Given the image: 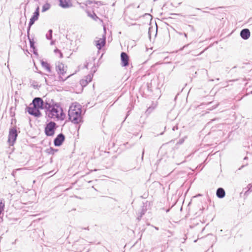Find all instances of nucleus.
Here are the masks:
<instances>
[{
    "label": "nucleus",
    "mask_w": 252,
    "mask_h": 252,
    "mask_svg": "<svg viewBox=\"0 0 252 252\" xmlns=\"http://www.w3.org/2000/svg\"><path fill=\"white\" fill-rule=\"evenodd\" d=\"M16 122V120L15 119L12 118L11 121V125H13V123Z\"/></svg>",
    "instance_id": "c9c22d12"
},
{
    "label": "nucleus",
    "mask_w": 252,
    "mask_h": 252,
    "mask_svg": "<svg viewBox=\"0 0 252 252\" xmlns=\"http://www.w3.org/2000/svg\"><path fill=\"white\" fill-rule=\"evenodd\" d=\"M252 94V91L247 94Z\"/></svg>",
    "instance_id": "5fc2aeb1"
},
{
    "label": "nucleus",
    "mask_w": 252,
    "mask_h": 252,
    "mask_svg": "<svg viewBox=\"0 0 252 252\" xmlns=\"http://www.w3.org/2000/svg\"><path fill=\"white\" fill-rule=\"evenodd\" d=\"M62 75H60L59 78L60 81H62L63 82H64L67 78H68L71 75H70L68 76L67 77H66L65 79H63V77L61 76Z\"/></svg>",
    "instance_id": "c85d7f7f"
},
{
    "label": "nucleus",
    "mask_w": 252,
    "mask_h": 252,
    "mask_svg": "<svg viewBox=\"0 0 252 252\" xmlns=\"http://www.w3.org/2000/svg\"><path fill=\"white\" fill-rule=\"evenodd\" d=\"M155 108V107L154 106H149L145 112L146 115H149V114H150L152 113V112L154 110Z\"/></svg>",
    "instance_id": "393cba45"
},
{
    "label": "nucleus",
    "mask_w": 252,
    "mask_h": 252,
    "mask_svg": "<svg viewBox=\"0 0 252 252\" xmlns=\"http://www.w3.org/2000/svg\"><path fill=\"white\" fill-rule=\"evenodd\" d=\"M89 83V82H88L87 80H85L84 79H82L80 81V84L83 88L86 87Z\"/></svg>",
    "instance_id": "b1692460"
},
{
    "label": "nucleus",
    "mask_w": 252,
    "mask_h": 252,
    "mask_svg": "<svg viewBox=\"0 0 252 252\" xmlns=\"http://www.w3.org/2000/svg\"><path fill=\"white\" fill-rule=\"evenodd\" d=\"M65 139V135L63 133L58 134L54 140V144L56 147L61 146Z\"/></svg>",
    "instance_id": "6e6552de"
},
{
    "label": "nucleus",
    "mask_w": 252,
    "mask_h": 252,
    "mask_svg": "<svg viewBox=\"0 0 252 252\" xmlns=\"http://www.w3.org/2000/svg\"><path fill=\"white\" fill-rule=\"evenodd\" d=\"M189 45V44H186V45H184L182 48H181L180 49V50H183L184 49H185V48L188 47Z\"/></svg>",
    "instance_id": "e433bc0d"
},
{
    "label": "nucleus",
    "mask_w": 252,
    "mask_h": 252,
    "mask_svg": "<svg viewBox=\"0 0 252 252\" xmlns=\"http://www.w3.org/2000/svg\"><path fill=\"white\" fill-rule=\"evenodd\" d=\"M32 105L35 107L38 108L39 110L44 109L45 110V103L41 97H35L32 101L30 105Z\"/></svg>",
    "instance_id": "39448f33"
},
{
    "label": "nucleus",
    "mask_w": 252,
    "mask_h": 252,
    "mask_svg": "<svg viewBox=\"0 0 252 252\" xmlns=\"http://www.w3.org/2000/svg\"><path fill=\"white\" fill-rule=\"evenodd\" d=\"M18 133L16 126L9 128L8 136V142L10 146H13L14 145L17 140Z\"/></svg>",
    "instance_id": "20e7f679"
},
{
    "label": "nucleus",
    "mask_w": 252,
    "mask_h": 252,
    "mask_svg": "<svg viewBox=\"0 0 252 252\" xmlns=\"http://www.w3.org/2000/svg\"><path fill=\"white\" fill-rule=\"evenodd\" d=\"M39 16V8L37 7L34 12L33 13L32 15L30 18L28 27L27 28V32L29 33L30 31L31 27L34 24L35 22L38 19Z\"/></svg>",
    "instance_id": "423d86ee"
},
{
    "label": "nucleus",
    "mask_w": 252,
    "mask_h": 252,
    "mask_svg": "<svg viewBox=\"0 0 252 252\" xmlns=\"http://www.w3.org/2000/svg\"><path fill=\"white\" fill-rule=\"evenodd\" d=\"M154 228H155V229H156L157 230H159V228H158V227L154 226Z\"/></svg>",
    "instance_id": "603ef678"
},
{
    "label": "nucleus",
    "mask_w": 252,
    "mask_h": 252,
    "mask_svg": "<svg viewBox=\"0 0 252 252\" xmlns=\"http://www.w3.org/2000/svg\"><path fill=\"white\" fill-rule=\"evenodd\" d=\"M45 108H48V104L49 105H50V107H53V106H56V105H58L59 104H60V103L55 102L53 99H48V98H46L45 100Z\"/></svg>",
    "instance_id": "dca6fc26"
},
{
    "label": "nucleus",
    "mask_w": 252,
    "mask_h": 252,
    "mask_svg": "<svg viewBox=\"0 0 252 252\" xmlns=\"http://www.w3.org/2000/svg\"><path fill=\"white\" fill-rule=\"evenodd\" d=\"M144 154V150H143L142 153V157H141L142 160L143 159Z\"/></svg>",
    "instance_id": "a18cd8bd"
},
{
    "label": "nucleus",
    "mask_w": 252,
    "mask_h": 252,
    "mask_svg": "<svg viewBox=\"0 0 252 252\" xmlns=\"http://www.w3.org/2000/svg\"><path fill=\"white\" fill-rule=\"evenodd\" d=\"M32 86L33 87V88L35 89H38L39 87H40V86H39L37 84V82L35 81H33L32 83Z\"/></svg>",
    "instance_id": "a878e982"
},
{
    "label": "nucleus",
    "mask_w": 252,
    "mask_h": 252,
    "mask_svg": "<svg viewBox=\"0 0 252 252\" xmlns=\"http://www.w3.org/2000/svg\"><path fill=\"white\" fill-rule=\"evenodd\" d=\"M44 79H45V82H46V84H47V79H46V78H45H45H44Z\"/></svg>",
    "instance_id": "4d7b16f0"
},
{
    "label": "nucleus",
    "mask_w": 252,
    "mask_h": 252,
    "mask_svg": "<svg viewBox=\"0 0 252 252\" xmlns=\"http://www.w3.org/2000/svg\"><path fill=\"white\" fill-rule=\"evenodd\" d=\"M241 37L244 40L248 39L251 36V32L249 29L245 28L242 29L240 33Z\"/></svg>",
    "instance_id": "9b49d317"
},
{
    "label": "nucleus",
    "mask_w": 252,
    "mask_h": 252,
    "mask_svg": "<svg viewBox=\"0 0 252 252\" xmlns=\"http://www.w3.org/2000/svg\"><path fill=\"white\" fill-rule=\"evenodd\" d=\"M247 188V190H250V191L252 192V184H248Z\"/></svg>",
    "instance_id": "2f4dec72"
},
{
    "label": "nucleus",
    "mask_w": 252,
    "mask_h": 252,
    "mask_svg": "<svg viewBox=\"0 0 252 252\" xmlns=\"http://www.w3.org/2000/svg\"><path fill=\"white\" fill-rule=\"evenodd\" d=\"M52 33H53L52 30L50 29L48 31V33L46 34V37L47 39L51 40L52 39Z\"/></svg>",
    "instance_id": "5701e85b"
},
{
    "label": "nucleus",
    "mask_w": 252,
    "mask_h": 252,
    "mask_svg": "<svg viewBox=\"0 0 252 252\" xmlns=\"http://www.w3.org/2000/svg\"><path fill=\"white\" fill-rule=\"evenodd\" d=\"M236 66H234L232 68V69H234H234H236Z\"/></svg>",
    "instance_id": "13d9d810"
},
{
    "label": "nucleus",
    "mask_w": 252,
    "mask_h": 252,
    "mask_svg": "<svg viewBox=\"0 0 252 252\" xmlns=\"http://www.w3.org/2000/svg\"><path fill=\"white\" fill-rule=\"evenodd\" d=\"M94 3L97 4H101V2L100 1H95Z\"/></svg>",
    "instance_id": "79ce46f5"
},
{
    "label": "nucleus",
    "mask_w": 252,
    "mask_h": 252,
    "mask_svg": "<svg viewBox=\"0 0 252 252\" xmlns=\"http://www.w3.org/2000/svg\"><path fill=\"white\" fill-rule=\"evenodd\" d=\"M13 108L11 107L10 109V116L11 117H14L15 115V113L14 111H13Z\"/></svg>",
    "instance_id": "bb28decb"
},
{
    "label": "nucleus",
    "mask_w": 252,
    "mask_h": 252,
    "mask_svg": "<svg viewBox=\"0 0 252 252\" xmlns=\"http://www.w3.org/2000/svg\"><path fill=\"white\" fill-rule=\"evenodd\" d=\"M250 192H251V191H250V190H247L246 191H245V192L244 193V194L246 195H247Z\"/></svg>",
    "instance_id": "58836bf2"
},
{
    "label": "nucleus",
    "mask_w": 252,
    "mask_h": 252,
    "mask_svg": "<svg viewBox=\"0 0 252 252\" xmlns=\"http://www.w3.org/2000/svg\"><path fill=\"white\" fill-rule=\"evenodd\" d=\"M41 64L43 67L45 68L47 71L50 73L52 71L51 67L49 63H48L47 62L44 61L43 60L41 61Z\"/></svg>",
    "instance_id": "a211bd4d"
},
{
    "label": "nucleus",
    "mask_w": 252,
    "mask_h": 252,
    "mask_svg": "<svg viewBox=\"0 0 252 252\" xmlns=\"http://www.w3.org/2000/svg\"><path fill=\"white\" fill-rule=\"evenodd\" d=\"M51 44L52 45L53 44V41H51Z\"/></svg>",
    "instance_id": "69168bd1"
},
{
    "label": "nucleus",
    "mask_w": 252,
    "mask_h": 252,
    "mask_svg": "<svg viewBox=\"0 0 252 252\" xmlns=\"http://www.w3.org/2000/svg\"><path fill=\"white\" fill-rule=\"evenodd\" d=\"M163 134V132L160 133V135H162Z\"/></svg>",
    "instance_id": "680f3d73"
},
{
    "label": "nucleus",
    "mask_w": 252,
    "mask_h": 252,
    "mask_svg": "<svg viewBox=\"0 0 252 252\" xmlns=\"http://www.w3.org/2000/svg\"><path fill=\"white\" fill-rule=\"evenodd\" d=\"M56 71L59 75H63L65 73L66 71L64 69V64L61 62H58L56 64Z\"/></svg>",
    "instance_id": "f8f14e48"
},
{
    "label": "nucleus",
    "mask_w": 252,
    "mask_h": 252,
    "mask_svg": "<svg viewBox=\"0 0 252 252\" xmlns=\"http://www.w3.org/2000/svg\"><path fill=\"white\" fill-rule=\"evenodd\" d=\"M59 5L63 8H69L72 6L70 0H59Z\"/></svg>",
    "instance_id": "ddd939ff"
},
{
    "label": "nucleus",
    "mask_w": 252,
    "mask_h": 252,
    "mask_svg": "<svg viewBox=\"0 0 252 252\" xmlns=\"http://www.w3.org/2000/svg\"><path fill=\"white\" fill-rule=\"evenodd\" d=\"M59 54V55H60L59 57L60 58H63V54L61 51Z\"/></svg>",
    "instance_id": "a19ab883"
},
{
    "label": "nucleus",
    "mask_w": 252,
    "mask_h": 252,
    "mask_svg": "<svg viewBox=\"0 0 252 252\" xmlns=\"http://www.w3.org/2000/svg\"><path fill=\"white\" fill-rule=\"evenodd\" d=\"M95 1H93L91 0H88L86 1V3H85V6H87L88 5H90L93 3H94Z\"/></svg>",
    "instance_id": "cd10ccee"
},
{
    "label": "nucleus",
    "mask_w": 252,
    "mask_h": 252,
    "mask_svg": "<svg viewBox=\"0 0 252 252\" xmlns=\"http://www.w3.org/2000/svg\"><path fill=\"white\" fill-rule=\"evenodd\" d=\"M51 7V5L50 3L47 2L45 4H44L42 7V12H44L47 10H48Z\"/></svg>",
    "instance_id": "4be33fe9"
},
{
    "label": "nucleus",
    "mask_w": 252,
    "mask_h": 252,
    "mask_svg": "<svg viewBox=\"0 0 252 252\" xmlns=\"http://www.w3.org/2000/svg\"><path fill=\"white\" fill-rule=\"evenodd\" d=\"M183 34H184V35L185 37L186 38H187V36H188L187 33H185V32H184V33H183Z\"/></svg>",
    "instance_id": "8fccbe9b"
},
{
    "label": "nucleus",
    "mask_w": 252,
    "mask_h": 252,
    "mask_svg": "<svg viewBox=\"0 0 252 252\" xmlns=\"http://www.w3.org/2000/svg\"><path fill=\"white\" fill-rule=\"evenodd\" d=\"M80 6L81 8L85 9V7L87 6H85V3H83V5H82L81 3H80Z\"/></svg>",
    "instance_id": "f704fd0d"
},
{
    "label": "nucleus",
    "mask_w": 252,
    "mask_h": 252,
    "mask_svg": "<svg viewBox=\"0 0 252 252\" xmlns=\"http://www.w3.org/2000/svg\"><path fill=\"white\" fill-rule=\"evenodd\" d=\"M48 108H45L46 115L50 119H57V120L63 121L65 119V114L63 111L60 104L50 107L48 104Z\"/></svg>",
    "instance_id": "f257e3e1"
},
{
    "label": "nucleus",
    "mask_w": 252,
    "mask_h": 252,
    "mask_svg": "<svg viewBox=\"0 0 252 252\" xmlns=\"http://www.w3.org/2000/svg\"><path fill=\"white\" fill-rule=\"evenodd\" d=\"M27 37L28 39L29 40L30 48H32V47H35V41H34L33 38H31L30 36V32H29V34L27 32Z\"/></svg>",
    "instance_id": "412c9836"
},
{
    "label": "nucleus",
    "mask_w": 252,
    "mask_h": 252,
    "mask_svg": "<svg viewBox=\"0 0 252 252\" xmlns=\"http://www.w3.org/2000/svg\"><path fill=\"white\" fill-rule=\"evenodd\" d=\"M147 89L148 91H150V92H152V83H147Z\"/></svg>",
    "instance_id": "c756f323"
},
{
    "label": "nucleus",
    "mask_w": 252,
    "mask_h": 252,
    "mask_svg": "<svg viewBox=\"0 0 252 252\" xmlns=\"http://www.w3.org/2000/svg\"><path fill=\"white\" fill-rule=\"evenodd\" d=\"M81 113L82 108L80 105H71L68 111V120L74 124L82 122Z\"/></svg>",
    "instance_id": "f03ea898"
},
{
    "label": "nucleus",
    "mask_w": 252,
    "mask_h": 252,
    "mask_svg": "<svg viewBox=\"0 0 252 252\" xmlns=\"http://www.w3.org/2000/svg\"><path fill=\"white\" fill-rule=\"evenodd\" d=\"M2 220V218L0 217V221Z\"/></svg>",
    "instance_id": "052dcab7"
},
{
    "label": "nucleus",
    "mask_w": 252,
    "mask_h": 252,
    "mask_svg": "<svg viewBox=\"0 0 252 252\" xmlns=\"http://www.w3.org/2000/svg\"><path fill=\"white\" fill-rule=\"evenodd\" d=\"M184 142V139L183 138H181L179 139V140L177 142V144H182Z\"/></svg>",
    "instance_id": "473e14b6"
},
{
    "label": "nucleus",
    "mask_w": 252,
    "mask_h": 252,
    "mask_svg": "<svg viewBox=\"0 0 252 252\" xmlns=\"http://www.w3.org/2000/svg\"><path fill=\"white\" fill-rule=\"evenodd\" d=\"M86 12L88 16L91 18L95 21H97L98 20H99L101 22L102 21V20L101 19H100L94 11L92 13L91 11H89L88 9H86Z\"/></svg>",
    "instance_id": "2eb2a0df"
},
{
    "label": "nucleus",
    "mask_w": 252,
    "mask_h": 252,
    "mask_svg": "<svg viewBox=\"0 0 252 252\" xmlns=\"http://www.w3.org/2000/svg\"><path fill=\"white\" fill-rule=\"evenodd\" d=\"M248 159V157H245L244 158V160H246V159Z\"/></svg>",
    "instance_id": "6e6d98bb"
},
{
    "label": "nucleus",
    "mask_w": 252,
    "mask_h": 252,
    "mask_svg": "<svg viewBox=\"0 0 252 252\" xmlns=\"http://www.w3.org/2000/svg\"><path fill=\"white\" fill-rule=\"evenodd\" d=\"M121 64L123 67H126L129 65V56L124 52L121 53Z\"/></svg>",
    "instance_id": "1a4fd4ad"
},
{
    "label": "nucleus",
    "mask_w": 252,
    "mask_h": 252,
    "mask_svg": "<svg viewBox=\"0 0 252 252\" xmlns=\"http://www.w3.org/2000/svg\"><path fill=\"white\" fill-rule=\"evenodd\" d=\"M169 209H167V210H166V212H169Z\"/></svg>",
    "instance_id": "e2e57ef3"
},
{
    "label": "nucleus",
    "mask_w": 252,
    "mask_h": 252,
    "mask_svg": "<svg viewBox=\"0 0 252 252\" xmlns=\"http://www.w3.org/2000/svg\"><path fill=\"white\" fill-rule=\"evenodd\" d=\"M141 207L142 208L141 209V212L140 213V217H142L147 211V203H143V205Z\"/></svg>",
    "instance_id": "aec40b11"
},
{
    "label": "nucleus",
    "mask_w": 252,
    "mask_h": 252,
    "mask_svg": "<svg viewBox=\"0 0 252 252\" xmlns=\"http://www.w3.org/2000/svg\"><path fill=\"white\" fill-rule=\"evenodd\" d=\"M54 51L55 53H59L61 51L58 48H56Z\"/></svg>",
    "instance_id": "72a5a7b5"
},
{
    "label": "nucleus",
    "mask_w": 252,
    "mask_h": 252,
    "mask_svg": "<svg viewBox=\"0 0 252 252\" xmlns=\"http://www.w3.org/2000/svg\"><path fill=\"white\" fill-rule=\"evenodd\" d=\"M81 228L82 229H85V230H89V227H85V228L81 227Z\"/></svg>",
    "instance_id": "49530a36"
},
{
    "label": "nucleus",
    "mask_w": 252,
    "mask_h": 252,
    "mask_svg": "<svg viewBox=\"0 0 252 252\" xmlns=\"http://www.w3.org/2000/svg\"><path fill=\"white\" fill-rule=\"evenodd\" d=\"M96 69H95V67L94 65L93 67L92 68L91 71L92 72L89 74L88 75L86 76L85 77L84 79L87 80V81L89 82H91L92 80L93 77L94 76V74L96 72Z\"/></svg>",
    "instance_id": "f3484780"
},
{
    "label": "nucleus",
    "mask_w": 252,
    "mask_h": 252,
    "mask_svg": "<svg viewBox=\"0 0 252 252\" xmlns=\"http://www.w3.org/2000/svg\"><path fill=\"white\" fill-rule=\"evenodd\" d=\"M31 106V105H30L29 106L27 107L26 108V110L28 112V113L36 118H40L41 117L42 114L40 110L33 105L32 107Z\"/></svg>",
    "instance_id": "0eeeda50"
},
{
    "label": "nucleus",
    "mask_w": 252,
    "mask_h": 252,
    "mask_svg": "<svg viewBox=\"0 0 252 252\" xmlns=\"http://www.w3.org/2000/svg\"><path fill=\"white\" fill-rule=\"evenodd\" d=\"M95 46L98 50H101L106 44V36L104 34L102 38H100L98 40L94 41Z\"/></svg>",
    "instance_id": "9d476101"
},
{
    "label": "nucleus",
    "mask_w": 252,
    "mask_h": 252,
    "mask_svg": "<svg viewBox=\"0 0 252 252\" xmlns=\"http://www.w3.org/2000/svg\"><path fill=\"white\" fill-rule=\"evenodd\" d=\"M35 69L37 70H38L37 67L36 66H35Z\"/></svg>",
    "instance_id": "0e129e2a"
},
{
    "label": "nucleus",
    "mask_w": 252,
    "mask_h": 252,
    "mask_svg": "<svg viewBox=\"0 0 252 252\" xmlns=\"http://www.w3.org/2000/svg\"><path fill=\"white\" fill-rule=\"evenodd\" d=\"M57 127L58 126L57 124L53 121H50L47 123L44 128L45 135L47 136H53Z\"/></svg>",
    "instance_id": "7ed1b4c3"
},
{
    "label": "nucleus",
    "mask_w": 252,
    "mask_h": 252,
    "mask_svg": "<svg viewBox=\"0 0 252 252\" xmlns=\"http://www.w3.org/2000/svg\"><path fill=\"white\" fill-rule=\"evenodd\" d=\"M216 195L219 198H223L225 196V191L222 188H219L216 190Z\"/></svg>",
    "instance_id": "4468645a"
},
{
    "label": "nucleus",
    "mask_w": 252,
    "mask_h": 252,
    "mask_svg": "<svg viewBox=\"0 0 252 252\" xmlns=\"http://www.w3.org/2000/svg\"><path fill=\"white\" fill-rule=\"evenodd\" d=\"M207 49V48H205L203 51H202L201 52H200L198 55H201L202 53H203L204 52V51H205Z\"/></svg>",
    "instance_id": "3c124183"
},
{
    "label": "nucleus",
    "mask_w": 252,
    "mask_h": 252,
    "mask_svg": "<svg viewBox=\"0 0 252 252\" xmlns=\"http://www.w3.org/2000/svg\"><path fill=\"white\" fill-rule=\"evenodd\" d=\"M178 129V126H173V127H172V130H173V131H175L176 129Z\"/></svg>",
    "instance_id": "ea45409f"
},
{
    "label": "nucleus",
    "mask_w": 252,
    "mask_h": 252,
    "mask_svg": "<svg viewBox=\"0 0 252 252\" xmlns=\"http://www.w3.org/2000/svg\"><path fill=\"white\" fill-rule=\"evenodd\" d=\"M179 33L180 35H182L183 34V33L182 32H179Z\"/></svg>",
    "instance_id": "bf43d9fd"
},
{
    "label": "nucleus",
    "mask_w": 252,
    "mask_h": 252,
    "mask_svg": "<svg viewBox=\"0 0 252 252\" xmlns=\"http://www.w3.org/2000/svg\"><path fill=\"white\" fill-rule=\"evenodd\" d=\"M146 15L151 16V15L150 14H147V13L145 14L144 16H146Z\"/></svg>",
    "instance_id": "864d4df0"
},
{
    "label": "nucleus",
    "mask_w": 252,
    "mask_h": 252,
    "mask_svg": "<svg viewBox=\"0 0 252 252\" xmlns=\"http://www.w3.org/2000/svg\"><path fill=\"white\" fill-rule=\"evenodd\" d=\"M31 49H32V53L33 54L36 55H38L37 50L36 47H32Z\"/></svg>",
    "instance_id": "7c9ffc66"
},
{
    "label": "nucleus",
    "mask_w": 252,
    "mask_h": 252,
    "mask_svg": "<svg viewBox=\"0 0 252 252\" xmlns=\"http://www.w3.org/2000/svg\"><path fill=\"white\" fill-rule=\"evenodd\" d=\"M202 195L201 194L199 193V194H197L196 196H194V197H198V196H202Z\"/></svg>",
    "instance_id": "de8ad7c7"
},
{
    "label": "nucleus",
    "mask_w": 252,
    "mask_h": 252,
    "mask_svg": "<svg viewBox=\"0 0 252 252\" xmlns=\"http://www.w3.org/2000/svg\"><path fill=\"white\" fill-rule=\"evenodd\" d=\"M142 217H140V215L137 218V219L139 221Z\"/></svg>",
    "instance_id": "09e8293b"
},
{
    "label": "nucleus",
    "mask_w": 252,
    "mask_h": 252,
    "mask_svg": "<svg viewBox=\"0 0 252 252\" xmlns=\"http://www.w3.org/2000/svg\"><path fill=\"white\" fill-rule=\"evenodd\" d=\"M58 151V149H55L52 147H50L45 150L46 153L49 155H54L55 153Z\"/></svg>",
    "instance_id": "6ab92c4d"
},
{
    "label": "nucleus",
    "mask_w": 252,
    "mask_h": 252,
    "mask_svg": "<svg viewBox=\"0 0 252 252\" xmlns=\"http://www.w3.org/2000/svg\"><path fill=\"white\" fill-rule=\"evenodd\" d=\"M37 72H38V73H39L40 74H41V75H45L48 76V74H45V73H44L43 72H42V71H37Z\"/></svg>",
    "instance_id": "4c0bfd02"
},
{
    "label": "nucleus",
    "mask_w": 252,
    "mask_h": 252,
    "mask_svg": "<svg viewBox=\"0 0 252 252\" xmlns=\"http://www.w3.org/2000/svg\"><path fill=\"white\" fill-rule=\"evenodd\" d=\"M89 65V63H86L84 65V67L86 68H88Z\"/></svg>",
    "instance_id": "37998d69"
},
{
    "label": "nucleus",
    "mask_w": 252,
    "mask_h": 252,
    "mask_svg": "<svg viewBox=\"0 0 252 252\" xmlns=\"http://www.w3.org/2000/svg\"><path fill=\"white\" fill-rule=\"evenodd\" d=\"M248 164H246V165H247ZM246 166V165H242L239 168L238 170H241L243 168H244L245 166Z\"/></svg>",
    "instance_id": "c03bdc74"
}]
</instances>
